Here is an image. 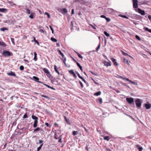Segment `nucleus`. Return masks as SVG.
Masks as SVG:
<instances>
[{
  "label": "nucleus",
  "instance_id": "obj_1",
  "mask_svg": "<svg viewBox=\"0 0 151 151\" xmlns=\"http://www.w3.org/2000/svg\"><path fill=\"white\" fill-rule=\"evenodd\" d=\"M135 102L137 107L138 109H139L141 107L142 104V102L140 99H136L135 101Z\"/></svg>",
  "mask_w": 151,
  "mask_h": 151
},
{
  "label": "nucleus",
  "instance_id": "obj_2",
  "mask_svg": "<svg viewBox=\"0 0 151 151\" xmlns=\"http://www.w3.org/2000/svg\"><path fill=\"white\" fill-rule=\"evenodd\" d=\"M2 54L6 57H9L12 55V53L7 51H4Z\"/></svg>",
  "mask_w": 151,
  "mask_h": 151
},
{
  "label": "nucleus",
  "instance_id": "obj_3",
  "mask_svg": "<svg viewBox=\"0 0 151 151\" xmlns=\"http://www.w3.org/2000/svg\"><path fill=\"white\" fill-rule=\"evenodd\" d=\"M58 10L59 12L63 14L66 15L68 12L67 10L65 8H61L59 9Z\"/></svg>",
  "mask_w": 151,
  "mask_h": 151
},
{
  "label": "nucleus",
  "instance_id": "obj_4",
  "mask_svg": "<svg viewBox=\"0 0 151 151\" xmlns=\"http://www.w3.org/2000/svg\"><path fill=\"white\" fill-rule=\"evenodd\" d=\"M135 11L140 14L142 15H144L145 14V11L140 8L137 9L135 10Z\"/></svg>",
  "mask_w": 151,
  "mask_h": 151
},
{
  "label": "nucleus",
  "instance_id": "obj_5",
  "mask_svg": "<svg viewBox=\"0 0 151 151\" xmlns=\"http://www.w3.org/2000/svg\"><path fill=\"white\" fill-rule=\"evenodd\" d=\"M133 3V7L134 8H137L138 7V1L137 0H132Z\"/></svg>",
  "mask_w": 151,
  "mask_h": 151
},
{
  "label": "nucleus",
  "instance_id": "obj_6",
  "mask_svg": "<svg viewBox=\"0 0 151 151\" xmlns=\"http://www.w3.org/2000/svg\"><path fill=\"white\" fill-rule=\"evenodd\" d=\"M126 100L130 104H132L134 101V99L132 97L127 98Z\"/></svg>",
  "mask_w": 151,
  "mask_h": 151
},
{
  "label": "nucleus",
  "instance_id": "obj_7",
  "mask_svg": "<svg viewBox=\"0 0 151 151\" xmlns=\"http://www.w3.org/2000/svg\"><path fill=\"white\" fill-rule=\"evenodd\" d=\"M69 73L70 74L73 75V76L75 78H77V76L73 70H71L69 71Z\"/></svg>",
  "mask_w": 151,
  "mask_h": 151
},
{
  "label": "nucleus",
  "instance_id": "obj_8",
  "mask_svg": "<svg viewBox=\"0 0 151 151\" xmlns=\"http://www.w3.org/2000/svg\"><path fill=\"white\" fill-rule=\"evenodd\" d=\"M7 74L10 76H15L16 74L14 73V72H12V71H10V72L8 73H7Z\"/></svg>",
  "mask_w": 151,
  "mask_h": 151
},
{
  "label": "nucleus",
  "instance_id": "obj_9",
  "mask_svg": "<svg viewBox=\"0 0 151 151\" xmlns=\"http://www.w3.org/2000/svg\"><path fill=\"white\" fill-rule=\"evenodd\" d=\"M111 60L112 61L113 63H114V65L116 66H118V64L116 62V60L114 58H112L111 59Z\"/></svg>",
  "mask_w": 151,
  "mask_h": 151
},
{
  "label": "nucleus",
  "instance_id": "obj_10",
  "mask_svg": "<svg viewBox=\"0 0 151 151\" xmlns=\"http://www.w3.org/2000/svg\"><path fill=\"white\" fill-rule=\"evenodd\" d=\"M145 106L146 109H150L151 107L150 105L149 104H145Z\"/></svg>",
  "mask_w": 151,
  "mask_h": 151
},
{
  "label": "nucleus",
  "instance_id": "obj_11",
  "mask_svg": "<svg viewBox=\"0 0 151 151\" xmlns=\"http://www.w3.org/2000/svg\"><path fill=\"white\" fill-rule=\"evenodd\" d=\"M8 10L5 8H0V12L6 13L7 12Z\"/></svg>",
  "mask_w": 151,
  "mask_h": 151
},
{
  "label": "nucleus",
  "instance_id": "obj_12",
  "mask_svg": "<svg viewBox=\"0 0 151 151\" xmlns=\"http://www.w3.org/2000/svg\"><path fill=\"white\" fill-rule=\"evenodd\" d=\"M111 62L109 61V62H107L106 61H104V64L106 66H111Z\"/></svg>",
  "mask_w": 151,
  "mask_h": 151
},
{
  "label": "nucleus",
  "instance_id": "obj_13",
  "mask_svg": "<svg viewBox=\"0 0 151 151\" xmlns=\"http://www.w3.org/2000/svg\"><path fill=\"white\" fill-rule=\"evenodd\" d=\"M32 119L35 120L34 121H38V118L35 116L32 115Z\"/></svg>",
  "mask_w": 151,
  "mask_h": 151
},
{
  "label": "nucleus",
  "instance_id": "obj_14",
  "mask_svg": "<svg viewBox=\"0 0 151 151\" xmlns=\"http://www.w3.org/2000/svg\"><path fill=\"white\" fill-rule=\"evenodd\" d=\"M136 147L139 150V151H142V147L140 146L139 145H137Z\"/></svg>",
  "mask_w": 151,
  "mask_h": 151
},
{
  "label": "nucleus",
  "instance_id": "obj_15",
  "mask_svg": "<svg viewBox=\"0 0 151 151\" xmlns=\"http://www.w3.org/2000/svg\"><path fill=\"white\" fill-rule=\"evenodd\" d=\"M34 60L35 61H36L37 59V54L36 52H34Z\"/></svg>",
  "mask_w": 151,
  "mask_h": 151
},
{
  "label": "nucleus",
  "instance_id": "obj_16",
  "mask_svg": "<svg viewBox=\"0 0 151 151\" xmlns=\"http://www.w3.org/2000/svg\"><path fill=\"white\" fill-rule=\"evenodd\" d=\"M42 70H43V71L46 73V74H47L49 72H49V71H48V70L45 68H44L43 69H42Z\"/></svg>",
  "mask_w": 151,
  "mask_h": 151
},
{
  "label": "nucleus",
  "instance_id": "obj_17",
  "mask_svg": "<svg viewBox=\"0 0 151 151\" xmlns=\"http://www.w3.org/2000/svg\"><path fill=\"white\" fill-rule=\"evenodd\" d=\"M38 121H34L33 127L34 128H36L37 125Z\"/></svg>",
  "mask_w": 151,
  "mask_h": 151
},
{
  "label": "nucleus",
  "instance_id": "obj_18",
  "mask_svg": "<svg viewBox=\"0 0 151 151\" xmlns=\"http://www.w3.org/2000/svg\"><path fill=\"white\" fill-rule=\"evenodd\" d=\"M144 29L145 31H148V32L151 33V29H149L148 28L146 27H144Z\"/></svg>",
  "mask_w": 151,
  "mask_h": 151
},
{
  "label": "nucleus",
  "instance_id": "obj_19",
  "mask_svg": "<svg viewBox=\"0 0 151 151\" xmlns=\"http://www.w3.org/2000/svg\"><path fill=\"white\" fill-rule=\"evenodd\" d=\"M64 118L66 122L68 123V124L69 125L70 124L69 120L68 119H67L66 116H64Z\"/></svg>",
  "mask_w": 151,
  "mask_h": 151
},
{
  "label": "nucleus",
  "instance_id": "obj_20",
  "mask_svg": "<svg viewBox=\"0 0 151 151\" xmlns=\"http://www.w3.org/2000/svg\"><path fill=\"white\" fill-rule=\"evenodd\" d=\"M54 69H55V71L59 75H60V73L57 70V67L56 65H55V66H54Z\"/></svg>",
  "mask_w": 151,
  "mask_h": 151
},
{
  "label": "nucleus",
  "instance_id": "obj_21",
  "mask_svg": "<svg viewBox=\"0 0 151 151\" xmlns=\"http://www.w3.org/2000/svg\"><path fill=\"white\" fill-rule=\"evenodd\" d=\"M29 113H26L23 116V118L24 119L26 118H28V115H29Z\"/></svg>",
  "mask_w": 151,
  "mask_h": 151
},
{
  "label": "nucleus",
  "instance_id": "obj_22",
  "mask_svg": "<svg viewBox=\"0 0 151 151\" xmlns=\"http://www.w3.org/2000/svg\"><path fill=\"white\" fill-rule=\"evenodd\" d=\"M30 14H31L29 16V17H30V18L31 19L34 18V16L35 14V13H34L31 12Z\"/></svg>",
  "mask_w": 151,
  "mask_h": 151
},
{
  "label": "nucleus",
  "instance_id": "obj_23",
  "mask_svg": "<svg viewBox=\"0 0 151 151\" xmlns=\"http://www.w3.org/2000/svg\"><path fill=\"white\" fill-rule=\"evenodd\" d=\"M101 92L100 91H99L96 93H95L94 94V96H98L101 95Z\"/></svg>",
  "mask_w": 151,
  "mask_h": 151
},
{
  "label": "nucleus",
  "instance_id": "obj_24",
  "mask_svg": "<svg viewBox=\"0 0 151 151\" xmlns=\"http://www.w3.org/2000/svg\"><path fill=\"white\" fill-rule=\"evenodd\" d=\"M58 53H60V54L62 56V57L64 58V54L61 52V51L59 50H58Z\"/></svg>",
  "mask_w": 151,
  "mask_h": 151
},
{
  "label": "nucleus",
  "instance_id": "obj_25",
  "mask_svg": "<svg viewBox=\"0 0 151 151\" xmlns=\"http://www.w3.org/2000/svg\"><path fill=\"white\" fill-rule=\"evenodd\" d=\"M0 45L3 47H5L6 46V45L5 44L4 42H1L0 41Z\"/></svg>",
  "mask_w": 151,
  "mask_h": 151
},
{
  "label": "nucleus",
  "instance_id": "obj_26",
  "mask_svg": "<svg viewBox=\"0 0 151 151\" xmlns=\"http://www.w3.org/2000/svg\"><path fill=\"white\" fill-rule=\"evenodd\" d=\"M77 65H78V66L79 67V68H80V69L81 70V71H83L82 68V66L80 65V64L78 62H77Z\"/></svg>",
  "mask_w": 151,
  "mask_h": 151
},
{
  "label": "nucleus",
  "instance_id": "obj_27",
  "mask_svg": "<svg viewBox=\"0 0 151 151\" xmlns=\"http://www.w3.org/2000/svg\"><path fill=\"white\" fill-rule=\"evenodd\" d=\"M40 130V128L39 127H38L34 129L33 131L34 132L36 133L37 131H39Z\"/></svg>",
  "mask_w": 151,
  "mask_h": 151
},
{
  "label": "nucleus",
  "instance_id": "obj_28",
  "mask_svg": "<svg viewBox=\"0 0 151 151\" xmlns=\"http://www.w3.org/2000/svg\"><path fill=\"white\" fill-rule=\"evenodd\" d=\"M25 9L26 10V13L27 14H29L31 13L30 9Z\"/></svg>",
  "mask_w": 151,
  "mask_h": 151
},
{
  "label": "nucleus",
  "instance_id": "obj_29",
  "mask_svg": "<svg viewBox=\"0 0 151 151\" xmlns=\"http://www.w3.org/2000/svg\"><path fill=\"white\" fill-rule=\"evenodd\" d=\"M33 78L35 81L37 82H38L39 80V78L36 76H33Z\"/></svg>",
  "mask_w": 151,
  "mask_h": 151
},
{
  "label": "nucleus",
  "instance_id": "obj_30",
  "mask_svg": "<svg viewBox=\"0 0 151 151\" xmlns=\"http://www.w3.org/2000/svg\"><path fill=\"white\" fill-rule=\"evenodd\" d=\"M104 139L105 140L109 141L110 139V138L109 136H105L104 137Z\"/></svg>",
  "mask_w": 151,
  "mask_h": 151
},
{
  "label": "nucleus",
  "instance_id": "obj_31",
  "mask_svg": "<svg viewBox=\"0 0 151 151\" xmlns=\"http://www.w3.org/2000/svg\"><path fill=\"white\" fill-rule=\"evenodd\" d=\"M119 16L124 18L128 19V17L125 15H122V14H119Z\"/></svg>",
  "mask_w": 151,
  "mask_h": 151
},
{
  "label": "nucleus",
  "instance_id": "obj_32",
  "mask_svg": "<svg viewBox=\"0 0 151 151\" xmlns=\"http://www.w3.org/2000/svg\"><path fill=\"white\" fill-rule=\"evenodd\" d=\"M51 40L53 42H57V40L53 37L51 38Z\"/></svg>",
  "mask_w": 151,
  "mask_h": 151
},
{
  "label": "nucleus",
  "instance_id": "obj_33",
  "mask_svg": "<svg viewBox=\"0 0 151 151\" xmlns=\"http://www.w3.org/2000/svg\"><path fill=\"white\" fill-rule=\"evenodd\" d=\"M104 34L106 36L108 37H109L110 36V35L109 34H108L106 32L104 31Z\"/></svg>",
  "mask_w": 151,
  "mask_h": 151
},
{
  "label": "nucleus",
  "instance_id": "obj_34",
  "mask_svg": "<svg viewBox=\"0 0 151 151\" xmlns=\"http://www.w3.org/2000/svg\"><path fill=\"white\" fill-rule=\"evenodd\" d=\"M76 53H77V54L78 55V56L80 58H81V59H82L83 57L82 56V55L79 54L78 52H76Z\"/></svg>",
  "mask_w": 151,
  "mask_h": 151
},
{
  "label": "nucleus",
  "instance_id": "obj_35",
  "mask_svg": "<svg viewBox=\"0 0 151 151\" xmlns=\"http://www.w3.org/2000/svg\"><path fill=\"white\" fill-rule=\"evenodd\" d=\"M59 139V142L61 143L62 142V141H61V140L62 139V137L61 136H60L58 137Z\"/></svg>",
  "mask_w": 151,
  "mask_h": 151
},
{
  "label": "nucleus",
  "instance_id": "obj_36",
  "mask_svg": "<svg viewBox=\"0 0 151 151\" xmlns=\"http://www.w3.org/2000/svg\"><path fill=\"white\" fill-rule=\"evenodd\" d=\"M78 133V132L77 131H73V134L74 136L76 135Z\"/></svg>",
  "mask_w": 151,
  "mask_h": 151
},
{
  "label": "nucleus",
  "instance_id": "obj_37",
  "mask_svg": "<svg viewBox=\"0 0 151 151\" xmlns=\"http://www.w3.org/2000/svg\"><path fill=\"white\" fill-rule=\"evenodd\" d=\"M124 61L125 63H127L128 64H129V61L125 59H124Z\"/></svg>",
  "mask_w": 151,
  "mask_h": 151
},
{
  "label": "nucleus",
  "instance_id": "obj_38",
  "mask_svg": "<svg viewBox=\"0 0 151 151\" xmlns=\"http://www.w3.org/2000/svg\"><path fill=\"white\" fill-rule=\"evenodd\" d=\"M0 30L1 31H4L5 30H7L8 29H7L6 28L3 27V28H1L0 29Z\"/></svg>",
  "mask_w": 151,
  "mask_h": 151
},
{
  "label": "nucleus",
  "instance_id": "obj_39",
  "mask_svg": "<svg viewBox=\"0 0 151 151\" xmlns=\"http://www.w3.org/2000/svg\"><path fill=\"white\" fill-rule=\"evenodd\" d=\"M135 37L136 39H137L138 40L140 41L141 40V39L137 35H136L135 36Z\"/></svg>",
  "mask_w": 151,
  "mask_h": 151
},
{
  "label": "nucleus",
  "instance_id": "obj_40",
  "mask_svg": "<svg viewBox=\"0 0 151 151\" xmlns=\"http://www.w3.org/2000/svg\"><path fill=\"white\" fill-rule=\"evenodd\" d=\"M11 40L12 42V44L14 45L15 44L14 42V39L13 38H11Z\"/></svg>",
  "mask_w": 151,
  "mask_h": 151
},
{
  "label": "nucleus",
  "instance_id": "obj_41",
  "mask_svg": "<svg viewBox=\"0 0 151 151\" xmlns=\"http://www.w3.org/2000/svg\"><path fill=\"white\" fill-rule=\"evenodd\" d=\"M129 82L131 83H132L135 85H137V82L133 81H131V80H130V81Z\"/></svg>",
  "mask_w": 151,
  "mask_h": 151
},
{
  "label": "nucleus",
  "instance_id": "obj_42",
  "mask_svg": "<svg viewBox=\"0 0 151 151\" xmlns=\"http://www.w3.org/2000/svg\"><path fill=\"white\" fill-rule=\"evenodd\" d=\"M20 70H24V67L23 65H21L19 67Z\"/></svg>",
  "mask_w": 151,
  "mask_h": 151
},
{
  "label": "nucleus",
  "instance_id": "obj_43",
  "mask_svg": "<svg viewBox=\"0 0 151 151\" xmlns=\"http://www.w3.org/2000/svg\"><path fill=\"white\" fill-rule=\"evenodd\" d=\"M8 3L9 4H12V6H13V5H16L15 4L13 3V2L12 1H8Z\"/></svg>",
  "mask_w": 151,
  "mask_h": 151
},
{
  "label": "nucleus",
  "instance_id": "obj_44",
  "mask_svg": "<svg viewBox=\"0 0 151 151\" xmlns=\"http://www.w3.org/2000/svg\"><path fill=\"white\" fill-rule=\"evenodd\" d=\"M45 15H47V17H48V18H50V14H49L48 13H47V12H45Z\"/></svg>",
  "mask_w": 151,
  "mask_h": 151
},
{
  "label": "nucleus",
  "instance_id": "obj_45",
  "mask_svg": "<svg viewBox=\"0 0 151 151\" xmlns=\"http://www.w3.org/2000/svg\"><path fill=\"white\" fill-rule=\"evenodd\" d=\"M100 44H99L97 47L96 48V51L97 52L99 49H100Z\"/></svg>",
  "mask_w": 151,
  "mask_h": 151
},
{
  "label": "nucleus",
  "instance_id": "obj_46",
  "mask_svg": "<svg viewBox=\"0 0 151 151\" xmlns=\"http://www.w3.org/2000/svg\"><path fill=\"white\" fill-rule=\"evenodd\" d=\"M41 96L42 97H44L46 99H49V97L46 96H45V95H41Z\"/></svg>",
  "mask_w": 151,
  "mask_h": 151
},
{
  "label": "nucleus",
  "instance_id": "obj_47",
  "mask_svg": "<svg viewBox=\"0 0 151 151\" xmlns=\"http://www.w3.org/2000/svg\"><path fill=\"white\" fill-rule=\"evenodd\" d=\"M50 27L51 30H52V33L54 34V29H53V28H52V26H50Z\"/></svg>",
  "mask_w": 151,
  "mask_h": 151
},
{
  "label": "nucleus",
  "instance_id": "obj_48",
  "mask_svg": "<svg viewBox=\"0 0 151 151\" xmlns=\"http://www.w3.org/2000/svg\"><path fill=\"white\" fill-rule=\"evenodd\" d=\"M107 22H109L110 21V19L109 18H107L106 17V18L105 19Z\"/></svg>",
  "mask_w": 151,
  "mask_h": 151
},
{
  "label": "nucleus",
  "instance_id": "obj_49",
  "mask_svg": "<svg viewBox=\"0 0 151 151\" xmlns=\"http://www.w3.org/2000/svg\"><path fill=\"white\" fill-rule=\"evenodd\" d=\"M76 74L78 75V76L80 78H81L82 77L79 74L78 72H76Z\"/></svg>",
  "mask_w": 151,
  "mask_h": 151
},
{
  "label": "nucleus",
  "instance_id": "obj_50",
  "mask_svg": "<svg viewBox=\"0 0 151 151\" xmlns=\"http://www.w3.org/2000/svg\"><path fill=\"white\" fill-rule=\"evenodd\" d=\"M47 76L49 78L51 77L52 76L50 74V72H49L47 74Z\"/></svg>",
  "mask_w": 151,
  "mask_h": 151
},
{
  "label": "nucleus",
  "instance_id": "obj_51",
  "mask_svg": "<svg viewBox=\"0 0 151 151\" xmlns=\"http://www.w3.org/2000/svg\"><path fill=\"white\" fill-rule=\"evenodd\" d=\"M92 80L93 81V82L94 83H95V84L96 85H99V83H97L94 79H93V78H91Z\"/></svg>",
  "mask_w": 151,
  "mask_h": 151
},
{
  "label": "nucleus",
  "instance_id": "obj_52",
  "mask_svg": "<svg viewBox=\"0 0 151 151\" xmlns=\"http://www.w3.org/2000/svg\"><path fill=\"white\" fill-rule=\"evenodd\" d=\"M79 83L81 85V88H83V85L82 83L80 81H79Z\"/></svg>",
  "mask_w": 151,
  "mask_h": 151
},
{
  "label": "nucleus",
  "instance_id": "obj_53",
  "mask_svg": "<svg viewBox=\"0 0 151 151\" xmlns=\"http://www.w3.org/2000/svg\"><path fill=\"white\" fill-rule=\"evenodd\" d=\"M122 54L124 55L127 56V55H128L125 52H124L123 51H122Z\"/></svg>",
  "mask_w": 151,
  "mask_h": 151
},
{
  "label": "nucleus",
  "instance_id": "obj_54",
  "mask_svg": "<svg viewBox=\"0 0 151 151\" xmlns=\"http://www.w3.org/2000/svg\"><path fill=\"white\" fill-rule=\"evenodd\" d=\"M123 80H125V81H129V82L130 81V80H129L128 78H124Z\"/></svg>",
  "mask_w": 151,
  "mask_h": 151
},
{
  "label": "nucleus",
  "instance_id": "obj_55",
  "mask_svg": "<svg viewBox=\"0 0 151 151\" xmlns=\"http://www.w3.org/2000/svg\"><path fill=\"white\" fill-rule=\"evenodd\" d=\"M47 87H48L49 88H51L54 90H55V88H54L53 87H51L49 85H48V86H47Z\"/></svg>",
  "mask_w": 151,
  "mask_h": 151
},
{
  "label": "nucleus",
  "instance_id": "obj_56",
  "mask_svg": "<svg viewBox=\"0 0 151 151\" xmlns=\"http://www.w3.org/2000/svg\"><path fill=\"white\" fill-rule=\"evenodd\" d=\"M54 137L55 139H58V136L57 135L56 133L55 134Z\"/></svg>",
  "mask_w": 151,
  "mask_h": 151
},
{
  "label": "nucleus",
  "instance_id": "obj_57",
  "mask_svg": "<svg viewBox=\"0 0 151 151\" xmlns=\"http://www.w3.org/2000/svg\"><path fill=\"white\" fill-rule=\"evenodd\" d=\"M66 61V59L65 58H64V59L63 60V62L64 63L65 65H66V64L65 63V62Z\"/></svg>",
  "mask_w": 151,
  "mask_h": 151
},
{
  "label": "nucleus",
  "instance_id": "obj_58",
  "mask_svg": "<svg viewBox=\"0 0 151 151\" xmlns=\"http://www.w3.org/2000/svg\"><path fill=\"white\" fill-rule=\"evenodd\" d=\"M43 142V141L42 140H40L39 141V144H41Z\"/></svg>",
  "mask_w": 151,
  "mask_h": 151
},
{
  "label": "nucleus",
  "instance_id": "obj_59",
  "mask_svg": "<svg viewBox=\"0 0 151 151\" xmlns=\"http://www.w3.org/2000/svg\"><path fill=\"white\" fill-rule=\"evenodd\" d=\"M148 18L149 19V20L151 22V15H148Z\"/></svg>",
  "mask_w": 151,
  "mask_h": 151
},
{
  "label": "nucleus",
  "instance_id": "obj_60",
  "mask_svg": "<svg viewBox=\"0 0 151 151\" xmlns=\"http://www.w3.org/2000/svg\"><path fill=\"white\" fill-rule=\"evenodd\" d=\"M99 101L101 104L102 103V100L101 98H99Z\"/></svg>",
  "mask_w": 151,
  "mask_h": 151
},
{
  "label": "nucleus",
  "instance_id": "obj_61",
  "mask_svg": "<svg viewBox=\"0 0 151 151\" xmlns=\"http://www.w3.org/2000/svg\"><path fill=\"white\" fill-rule=\"evenodd\" d=\"M81 79L82 80L85 82V83H86V81H85V80L82 77H81Z\"/></svg>",
  "mask_w": 151,
  "mask_h": 151
},
{
  "label": "nucleus",
  "instance_id": "obj_62",
  "mask_svg": "<svg viewBox=\"0 0 151 151\" xmlns=\"http://www.w3.org/2000/svg\"><path fill=\"white\" fill-rule=\"evenodd\" d=\"M41 148L40 147H38L37 149V151H39L41 149Z\"/></svg>",
  "mask_w": 151,
  "mask_h": 151
},
{
  "label": "nucleus",
  "instance_id": "obj_63",
  "mask_svg": "<svg viewBox=\"0 0 151 151\" xmlns=\"http://www.w3.org/2000/svg\"><path fill=\"white\" fill-rule=\"evenodd\" d=\"M74 13V9H72L71 10V14H73Z\"/></svg>",
  "mask_w": 151,
  "mask_h": 151
},
{
  "label": "nucleus",
  "instance_id": "obj_64",
  "mask_svg": "<svg viewBox=\"0 0 151 151\" xmlns=\"http://www.w3.org/2000/svg\"><path fill=\"white\" fill-rule=\"evenodd\" d=\"M91 27L94 29H96V28L94 27L93 25H91Z\"/></svg>",
  "mask_w": 151,
  "mask_h": 151
}]
</instances>
